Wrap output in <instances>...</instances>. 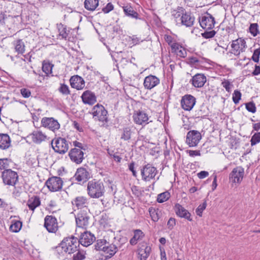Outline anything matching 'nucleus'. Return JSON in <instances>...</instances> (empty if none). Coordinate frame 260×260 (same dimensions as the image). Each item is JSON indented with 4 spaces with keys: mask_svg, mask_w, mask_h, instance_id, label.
I'll return each mask as SVG.
<instances>
[{
    "mask_svg": "<svg viewBox=\"0 0 260 260\" xmlns=\"http://www.w3.org/2000/svg\"><path fill=\"white\" fill-rule=\"evenodd\" d=\"M74 177L78 182H86L90 178V174L86 169L80 168L77 170Z\"/></svg>",
    "mask_w": 260,
    "mask_h": 260,
    "instance_id": "393cba45",
    "label": "nucleus"
},
{
    "mask_svg": "<svg viewBox=\"0 0 260 260\" xmlns=\"http://www.w3.org/2000/svg\"><path fill=\"white\" fill-rule=\"evenodd\" d=\"M249 32L253 36L255 37L259 32L258 25L257 23H252L249 27Z\"/></svg>",
    "mask_w": 260,
    "mask_h": 260,
    "instance_id": "de8ad7c7",
    "label": "nucleus"
},
{
    "mask_svg": "<svg viewBox=\"0 0 260 260\" xmlns=\"http://www.w3.org/2000/svg\"><path fill=\"white\" fill-rule=\"evenodd\" d=\"M74 207H77L78 209H84V208H88V200L86 197L79 196L76 197L72 201Z\"/></svg>",
    "mask_w": 260,
    "mask_h": 260,
    "instance_id": "cd10ccee",
    "label": "nucleus"
},
{
    "mask_svg": "<svg viewBox=\"0 0 260 260\" xmlns=\"http://www.w3.org/2000/svg\"><path fill=\"white\" fill-rule=\"evenodd\" d=\"M260 55V48L256 49L254 51L252 56V59L255 62H258Z\"/></svg>",
    "mask_w": 260,
    "mask_h": 260,
    "instance_id": "4d7b16f0",
    "label": "nucleus"
},
{
    "mask_svg": "<svg viewBox=\"0 0 260 260\" xmlns=\"http://www.w3.org/2000/svg\"><path fill=\"white\" fill-rule=\"evenodd\" d=\"M121 139L124 141H129L131 139L132 129L129 127H125L122 129Z\"/></svg>",
    "mask_w": 260,
    "mask_h": 260,
    "instance_id": "e433bc0d",
    "label": "nucleus"
},
{
    "mask_svg": "<svg viewBox=\"0 0 260 260\" xmlns=\"http://www.w3.org/2000/svg\"><path fill=\"white\" fill-rule=\"evenodd\" d=\"M207 81L206 77L203 74H197L190 80V83L196 88L203 87Z\"/></svg>",
    "mask_w": 260,
    "mask_h": 260,
    "instance_id": "4be33fe9",
    "label": "nucleus"
},
{
    "mask_svg": "<svg viewBox=\"0 0 260 260\" xmlns=\"http://www.w3.org/2000/svg\"><path fill=\"white\" fill-rule=\"evenodd\" d=\"M77 252L73 255V260H83L85 258V252L83 250H79L78 249Z\"/></svg>",
    "mask_w": 260,
    "mask_h": 260,
    "instance_id": "49530a36",
    "label": "nucleus"
},
{
    "mask_svg": "<svg viewBox=\"0 0 260 260\" xmlns=\"http://www.w3.org/2000/svg\"><path fill=\"white\" fill-rule=\"evenodd\" d=\"M114 9V6L111 3H109L102 9V11L105 13H108Z\"/></svg>",
    "mask_w": 260,
    "mask_h": 260,
    "instance_id": "13d9d810",
    "label": "nucleus"
},
{
    "mask_svg": "<svg viewBox=\"0 0 260 260\" xmlns=\"http://www.w3.org/2000/svg\"><path fill=\"white\" fill-rule=\"evenodd\" d=\"M241 93L238 90H235L233 94V101L235 104H237L239 103L240 100L241 98Z\"/></svg>",
    "mask_w": 260,
    "mask_h": 260,
    "instance_id": "3c124183",
    "label": "nucleus"
},
{
    "mask_svg": "<svg viewBox=\"0 0 260 260\" xmlns=\"http://www.w3.org/2000/svg\"><path fill=\"white\" fill-rule=\"evenodd\" d=\"M133 117L134 122L137 124L142 125L148 123V116L144 111H137L134 114Z\"/></svg>",
    "mask_w": 260,
    "mask_h": 260,
    "instance_id": "a878e982",
    "label": "nucleus"
},
{
    "mask_svg": "<svg viewBox=\"0 0 260 260\" xmlns=\"http://www.w3.org/2000/svg\"><path fill=\"white\" fill-rule=\"evenodd\" d=\"M231 52L235 56H239L241 53L244 52L246 48V43L244 39L240 38L233 40L231 44Z\"/></svg>",
    "mask_w": 260,
    "mask_h": 260,
    "instance_id": "6e6552de",
    "label": "nucleus"
},
{
    "mask_svg": "<svg viewBox=\"0 0 260 260\" xmlns=\"http://www.w3.org/2000/svg\"><path fill=\"white\" fill-rule=\"evenodd\" d=\"M22 228V222L20 221H15L10 227V230L14 233L18 232Z\"/></svg>",
    "mask_w": 260,
    "mask_h": 260,
    "instance_id": "79ce46f5",
    "label": "nucleus"
},
{
    "mask_svg": "<svg viewBox=\"0 0 260 260\" xmlns=\"http://www.w3.org/2000/svg\"><path fill=\"white\" fill-rule=\"evenodd\" d=\"M70 82L71 87L77 90H82L85 87V81L83 78L78 75L72 76L70 79Z\"/></svg>",
    "mask_w": 260,
    "mask_h": 260,
    "instance_id": "aec40b11",
    "label": "nucleus"
},
{
    "mask_svg": "<svg viewBox=\"0 0 260 260\" xmlns=\"http://www.w3.org/2000/svg\"><path fill=\"white\" fill-rule=\"evenodd\" d=\"M70 143L65 138L59 137L51 141L52 147L54 151L59 154L66 153L69 149Z\"/></svg>",
    "mask_w": 260,
    "mask_h": 260,
    "instance_id": "20e7f679",
    "label": "nucleus"
},
{
    "mask_svg": "<svg viewBox=\"0 0 260 260\" xmlns=\"http://www.w3.org/2000/svg\"><path fill=\"white\" fill-rule=\"evenodd\" d=\"M160 83L159 78L154 75H150L144 79L143 85L145 89L150 90Z\"/></svg>",
    "mask_w": 260,
    "mask_h": 260,
    "instance_id": "a211bd4d",
    "label": "nucleus"
},
{
    "mask_svg": "<svg viewBox=\"0 0 260 260\" xmlns=\"http://www.w3.org/2000/svg\"><path fill=\"white\" fill-rule=\"evenodd\" d=\"M120 6L122 8L125 16L135 19H141L139 14L136 11L131 4H126Z\"/></svg>",
    "mask_w": 260,
    "mask_h": 260,
    "instance_id": "412c9836",
    "label": "nucleus"
},
{
    "mask_svg": "<svg viewBox=\"0 0 260 260\" xmlns=\"http://www.w3.org/2000/svg\"><path fill=\"white\" fill-rule=\"evenodd\" d=\"M45 184L49 190L57 191L62 188L63 181L60 177L53 176L46 181Z\"/></svg>",
    "mask_w": 260,
    "mask_h": 260,
    "instance_id": "1a4fd4ad",
    "label": "nucleus"
},
{
    "mask_svg": "<svg viewBox=\"0 0 260 260\" xmlns=\"http://www.w3.org/2000/svg\"><path fill=\"white\" fill-rule=\"evenodd\" d=\"M172 52L175 53L177 56L181 57H185L187 54L185 49L178 43L172 44Z\"/></svg>",
    "mask_w": 260,
    "mask_h": 260,
    "instance_id": "7c9ffc66",
    "label": "nucleus"
},
{
    "mask_svg": "<svg viewBox=\"0 0 260 260\" xmlns=\"http://www.w3.org/2000/svg\"><path fill=\"white\" fill-rule=\"evenodd\" d=\"M87 190L88 194L92 198H99L104 195L105 191L103 183L95 180L88 182Z\"/></svg>",
    "mask_w": 260,
    "mask_h": 260,
    "instance_id": "f03ea898",
    "label": "nucleus"
},
{
    "mask_svg": "<svg viewBox=\"0 0 260 260\" xmlns=\"http://www.w3.org/2000/svg\"><path fill=\"white\" fill-rule=\"evenodd\" d=\"M108 242L105 239H98L94 245L95 249L99 251H103L104 248L107 245Z\"/></svg>",
    "mask_w": 260,
    "mask_h": 260,
    "instance_id": "ea45409f",
    "label": "nucleus"
},
{
    "mask_svg": "<svg viewBox=\"0 0 260 260\" xmlns=\"http://www.w3.org/2000/svg\"><path fill=\"white\" fill-rule=\"evenodd\" d=\"M176 224V220L174 218H170L168 222L167 226L169 230H172Z\"/></svg>",
    "mask_w": 260,
    "mask_h": 260,
    "instance_id": "052dcab7",
    "label": "nucleus"
},
{
    "mask_svg": "<svg viewBox=\"0 0 260 260\" xmlns=\"http://www.w3.org/2000/svg\"><path fill=\"white\" fill-rule=\"evenodd\" d=\"M84 154L82 150L77 148L71 149L69 153L71 160L76 164H80L82 162L84 158Z\"/></svg>",
    "mask_w": 260,
    "mask_h": 260,
    "instance_id": "2eb2a0df",
    "label": "nucleus"
},
{
    "mask_svg": "<svg viewBox=\"0 0 260 260\" xmlns=\"http://www.w3.org/2000/svg\"><path fill=\"white\" fill-rule=\"evenodd\" d=\"M95 240L94 235L88 231H85L81 235L80 238L78 239L79 244H81L85 247L91 245Z\"/></svg>",
    "mask_w": 260,
    "mask_h": 260,
    "instance_id": "f3484780",
    "label": "nucleus"
},
{
    "mask_svg": "<svg viewBox=\"0 0 260 260\" xmlns=\"http://www.w3.org/2000/svg\"><path fill=\"white\" fill-rule=\"evenodd\" d=\"M79 247L78 239L74 236L64 238L55 248V253L59 258L71 255L78 250Z\"/></svg>",
    "mask_w": 260,
    "mask_h": 260,
    "instance_id": "f257e3e1",
    "label": "nucleus"
},
{
    "mask_svg": "<svg viewBox=\"0 0 260 260\" xmlns=\"http://www.w3.org/2000/svg\"><path fill=\"white\" fill-rule=\"evenodd\" d=\"M44 227L49 233H55L58 230V223L55 217L47 215L44 219Z\"/></svg>",
    "mask_w": 260,
    "mask_h": 260,
    "instance_id": "ddd939ff",
    "label": "nucleus"
},
{
    "mask_svg": "<svg viewBox=\"0 0 260 260\" xmlns=\"http://www.w3.org/2000/svg\"><path fill=\"white\" fill-rule=\"evenodd\" d=\"M11 145V139L8 134H0V149L5 150Z\"/></svg>",
    "mask_w": 260,
    "mask_h": 260,
    "instance_id": "2f4dec72",
    "label": "nucleus"
},
{
    "mask_svg": "<svg viewBox=\"0 0 260 260\" xmlns=\"http://www.w3.org/2000/svg\"><path fill=\"white\" fill-rule=\"evenodd\" d=\"M246 110L252 113H254L256 112V107L255 104L253 102H249L245 104Z\"/></svg>",
    "mask_w": 260,
    "mask_h": 260,
    "instance_id": "5fc2aeb1",
    "label": "nucleus"
},
{
    "mask_svg": "<svg viewBox=\"0 0 260 260\" xmlns=\"http://www.w3.org/2000/svg\"><path fill=\"white\" fill-rule=\"evenodd\" d=\"M41 205V200L39 196H33L30 197L27 201L26 205L29 209L32 211L40 206Z\"/></svg>",
    "mask_w": 260,
    "mask_h": 260,
    "instance_id": "c756f323",
    "label": "nucleus"
},
{
    "mask_svg": "<svg viewBox=\"0 0 260 260\" xmlns=\"http://www.w3.org/2000/svg\"><path fill=\"white\" fill-rule=\"evenodd\" d=\"M185 11V9L181 7H178L176 10L172 12V15L176 19L181 18Z\"/></svg>",
    "mask_w": 260,
    "mask_h": 260,
    "instance_id": "c03bdc74",
    "label": "nucleus"
},
{
    "mask_svg": "<svg viewBox=\"0 0 260 260\" xmlns=\"http://www.w3.org/2000/svg\"><path fill=\"white\" fill-rule=\"evenodd\" d=\"M216 34V31L214 30L209 31H205L202 34V36L205 39H210L214 37Z\"/></svg>",
    "mask_w": 260,
    "mask_h": 260,
    "instance_id": "6e6d98bb",
    "label": "nucleus"
},
{
    "mask_svg": "<svg viewBox=\"0 0 260 260\" xmlns=\"http://www.w3.org/2000/svg\"><path fill=\"white\" fill-rule=\"evenodd\" d=\"M202 138L201 133L196 130L189 131L186 135V142L189 147H196Z\"/></svg>",
    "mask_w": 260,
    "mask_h": 260,
    "instance_id": "9d476101",
    "label": "nucleus"
},
{
    "mask_svg": "<svg viewBox=\"0 0 260 260\" xmlns=\"http://www.w3.org/2000/svg\"><path fill=\"white\" fill-rule=\"evenodd\" d=\"M196 98L190 94L183 96L181 100V107L186 111H190L194 106Z\"/></svg>",
    "mask_w": 260,
    "mask_h": 260,
    "instance_id": "dca6fc26",
    "label": "nucleus"
},
{
    "mask_svg": "<svg viewBox=\"0 0 260 260\" xmlns=\"http://www.w3.org/2000/svg\"><path fill=\"white\" fill-rule=\"evenodd\" d=\"M199 22L203 29H211L214 26L215 21L214 18L209 13L199 18Z\"/></svg>",
    "mask_w": 260,
    "mask_h": 260,
    "instance_id": "9b49d317",
    "label": "nucleus"
},
{
    "mask_svg": "<svg viewBox=\"0 0 260 260\" xmlns=\"http://www.w3.org/2000/svg\"><path fill=\"white\" fill-rule=\"evenodd\" d=\"M20 93L22 96L24 98H28L30 96L31 92L27 88H22L20 89Z\"/></svg>",
    "mask_w": 260,
    "mask_h": 260,
    "instance_id": "bf43d9fd",
    "label": "nucleus"
},
{
    "mask_svg": "<svg viewBox=\"0 0 260 260\" xmlns=\"http://www.w3.org/2000/svg\"><path fill=\"white\" fill-rule=\"evenodd\" d=\"M165 40L168 43V44L172 48V45L173 43H176V42H173V38L170 35H166L165 36Z\"/></svg>",
    "mask_w": 260,
    "mask_h": 260,
    "instance_id": "774afa93",
    "label": "nucleus"
},
{
    "mask_svg": "<svg viewBox=\"0 0 260 260\" xmlns=\"http://www.w3.org/2000/svg\"><path fill=\"white\" fill-rule=\"evenodd\" d=\"M221 85L225 88V90L230 93L234 85L229 80L223 79L221 82Z\"/></svg>",
    "mask_w": 260,
    "mask_h": 260,
    "instance_id": "a18cd8bd",
    "label": "nucleus"
},
{
    "mask_svg": "<svg viewBox=\"0 0 260 260\" xmlns=\"http://www.w3.org/2000/svg\"><path fill=\"white\" fill-rule=\"evenodd\" d=\"M181 24L186 27H191L194 22V17L191 15L190 12H184L182 17L180 18Z\"/></svg>",
    "mask_w": 260,
    "mask_h": 260,
    "instance_id": "c85d7f7f",
    "label": "nucleus"
},
{
    "mask_svg": "<svg viewBox=\"0 0 260 260\" xmlns=\"http://www.w3.org/2000/svg\"><path fill=\"white\" fill-rule=\"evenodd\" d=\"M128 169L132 172L133 175L135 177L137 176V172L135 170V162L132 161L128 165Z\"/></svg>",
    "mask_w": 260,
    "mask_h": 260,
    "instance_id": "338daca9",
    "label": "nucleus"
},
{
    "mask_svg": "<svg viewBox=\"0 0 260 260\" xmlns=\"http://www.w3.org/2000/svg\"><path fill=\"white\" fill-rule=\"evenodd\" d=\"M58 91L63 95H69L70 94V90L69 86L65 84H60L58 88Z\"/></svg>",
    "mask_w": 260,
    "mask_h": 260,
    "instance_id": "8fccbe9b",
    "label": "nucleus"
},
{
    "mask_svg": "<svg viewBox=\"0 0 260 260\" xmlns=\"http://www.w3.org/2000/svg\"><path fill=\"white\" fill-rule=\"evenodd\" d=\"M260 142V132L255 133L252 137L250 140L251 145L252 146L255 145Z\"/></svg>",
    "mask_w": 260,
    "mask_h": 260,
    "instance_id": "09e8293b",
    "label": "nucleus"
},
{
    "mask_svg": "<svg viewBox=\"0 0 260 260\" xmlns=\"http://www.w3.org/2000/svg\"><path fill=\"white\" fill-rule=\"evenodd\" d=\"M170 197V193L168 191H165L161 193L157 196V201L161 203L167 201Z\"/></svg>",
    "mask_w": 260,
    "mask_h": 260,
    "instance_id": "37998d69",
    "label": "nucleus"
},
{
    "mask_svg": "<svg viewBox=\"0 0 260 260\" xmlns=\"http://www.w3.org/2000/svg\"><path fill=\"white\" fill-rule=\"evenodd\" d=\"M81 98L85 104L92 105L96 102V97L94 93L89 90L83 92Z\"/></svg>",
    "mask_w": 260,
    "mask_h": 260,
    "instance_id": "6ab92c4d",
    "label": "nucleus"
},
{
    "mask_svg": "<svg viewBox=\"0 0 260 260\" xmlns=\"http://www.w3.org/2000/svg\"><path fill=\"white\" fill-rule=\"evenodd\" d=\"M209 175V173L207 171H202L197 174V176L199 179H204Z\"/></svg>",
    "mask_w": 260,
    "mask_h": 260,
    "instance_id": "69168bd1",
    "label": "nucleus"
},
{
    "mask_svg": "<svg viewBox=\"0 0 260 260\" xmlns=\"http://www.w3.org/2000/svg\"><path fill=\"white\" fill-rule=\"evenodd\" d=\"M206 206L207 203L206 201H205L202 204H200L196 210L197 214L200 217H201L202 216L203 212L206 209Z\"/></svg>",
    "mask_w": 260,
    "mask_h": 260,
    "instance_id": "864d4df0",
    "label": "nucleus"
},
{
    "mask_svg": "<svg viewBox=\"0 0 260 260\" xmlns=\"http://www.w3.org/2000/svg\"><path fill=\"white\" fill-rule=\"evenodd\" d=\"M132 191L133 193L137 197L141 195V190L139 189L138 187L136 186H132Z\"/></svg>",
    "mask_w": 260,
    "mask_h": 260,
    "instance_id": "0e129e2a",
    "label": "nucleus"
},
{
    "mask_svg": "<svg viewBox=\"0 0 260 260\" xmlns=\"http://www.w3.org/2000/svg\"><path fill=\"white\" fill-rule=\"evenodd\" d=\"M157 173V171L156 168L149 164L144 166L141 170V175L142 180L145 181H148L154 178Z\"/></svg>",
    "mask_w": 260,
    "mask_h": 260,
    "instance_id": "0eeeda50",
    "label": "nucleus"
},
{
    "mask_svg": "<svg viewBox=\"0 0 260 260\" xmlns=\"http://www.w3.org/2000/svg\"><path fill=\"white\" fill-rule=\"evenodd\" d=\"M14 45L15 46V51L18 54H22L25 52L24 43L21 39H18L15 41Z\"/></svg>",
    "mask_w": 260,
    "mask_h": 260,
    "instance_id": "c9c22d12",
    "label": "nucleus"
},
{
    "mask_svg": "<svg viewBox=\"0 0 260 260\" xmlns=\"http://www.w3.org/2000/svg\"><path fill=\"white\" fill-rule=\"evenodd\" d=\"M54 65L50 62H43L42 64V71L47 75L52 73V70Z\"/></svg>",
    "mask_w": 260,
    "mask_h": 260,
    "instance_id": "a19ab883",
    "label": "nucleus"
},
{
    "mask_svg": "<svg viewBox=\"0 0 260 260\" xmlns=\"http://www.w3.org/2000/svg\"><path fill=\"white\" fill-rule=\"evenodd\" d=\"M7 158L0 159V169H5L9 166L7 163Z\"/></svg>",
    "mask_w": 260,
    "mask_h": 260,
    "instance_id": "680f3d73",
    "label": "nucleus"
},
{
    "mask_svg": "<svg viewBox=\"0 0 260 260\" xmlns=\"http://www.w3.org/2000/svg\"><path fill=\"white\" fill-rule=\"evenodd\" d=\"M188 61L189 63L191 64H195L197 63H202V60L199 59L196 57H190L188 58Z\"/></svg>",
    "mask_w": 260,
    "mask_h": 260,
    "instance_id": "e2e57ef3",
    "label": "nucleus"
},
{
    "mask_svg": "<svg viewBox=\"0 0 260 260\" xmlns=\"http://www.w3.org/2000/svg\"><path fill=\"white\" fill-rule=\"evenodd\" d=\"M57 28L59 36L61 37L62 39H67L69 32V31L67 30V27L61 23H60L57 24Z\"/></svg>",
    "mask_w": 260,
    "mask_h": 260,
    "instance_id": "58836bf2",
    "label": "nucleus"
},
{
    "mask_svg": "<svg viewBox=\"0 0 260 260\" xmlns=\"http://www.w3.org/2000/svg\"><path fill=\"white\" fill-rule=\"evenodd\" d=\"M149 212L151 219L154 222H157L159 219L160 213V211L158 210V209H155L151 207L149 209Z\"/></svg>",
    "mask_w": 260,
    "mask_h": 260,
    "instance_id": "4c0bfd02",
    "label": "nucleus"
},
{
    "mask_svg": "<svg viewBox=\"0 0 260 260\" xmlns=\"http://www.w3.org/2000/svg\"><path fill=\"white\" fill-rule=\"evenodd\" d=\"M2 178L4 184L14 186L18 182V175L16 172L7 169L3 172Z\"/></svg>",
    "mask_w": 260,
    "mask_h": 260,
    "instance_id": "423d86ee",
    "label": "nucleus"
},
{
    "mask_svg": "<svg viewBox=\"0 0 260 260\" xmlns=\"http://www.w3.org/2000/svg\"><path fill=\"white\" fill-rule=\"evenodd\" d=\"M91 114L95 120L101 122H107L108 112L105 107L99 104L95 105L92 109Z\"/></svg>",
    "mask_w": 260,
    "mask_h": 260,
    "instance_id": "39448f33",
    "label": "nucleus"
},
{
    "mask_svg": "<svg viewBox=\"0 0 260 260\" xmlns=\"http://www.w3.org/2000/svg\"><path fill=\"white\" fill-rule=\"evenodd\" d=\"M90 211L88 208L80 210L75 215L76 225L78 228L86 229L89 223Z\"/></svg>",
    "mask_w": 260,
    "mask_h": 260,
    "instance_id": "7ed1b4c3",
    "label": "nucleus"
},
{
    "mask_svg": "<svg viewBox=\"0 0 260 260\" xmlns=\"http://www.w3.org/2000/svg\"><path fill=\"white\" fill-rule=\"evenodd\" d=\"M151 251L150 246L146 243H143L138 249V257L140 260H146Z\"/></svg>",
    "mask_w": 260,
    "mask_h": 260,
    "instance_id": "b1692460",
    "label": "nucleus"
},
{
    "mask_svg": "<svg viewBox=\"0 0 260 260\" xmlns=\"http://www.w3.org/2000/svg\"><path fill=\"white\" fill-rule=\"evenodd\" d=\"M104 249L103 251L106 254H108L107 258H109L112 257L118 251V247L113 244H110L109 242H108L107 245L104 247Z\"/></svg>",
    "mask_w": 260,
    "mask_h": 260,
    "instance_id": "473e14b6",
    "label": "nucleus"
},
{
    "mask_svg": "<svg viewBox=\"0 0 260 260\" xmlns=\"http://www.w3.org/2000/svg\"><path fill=\"white\" fill-rule=\"evenodd\" d=\"M175 210L176 215L179 217L185 218L190 221H192L191 214L181 205L176 204L175 206Z\"/></svg>",
    "mask_w": 260,
    "mask_h": 260,
    "instance_id": "5701e85b",
    "label": "nucleus"
},
{
    "mask_svg": "<svg viewBox=\"0 0 260 260\" xmlns=\"http://www.w3.org/2000/svg\"><path fill=\"white\" fill-rule=\"evenodd\" d=\"M244 170L241 167L234 168L230 174L229 179L233 183H240L243 180Z\"/></svg>",
    "mask_w": 260,
    "mask_h": 260,
    "instance_id": "4468645a",
    "label": "nucleus"
},
{
    "mask_svg": "<svg viewBox=\"0 0 260 260\" xmlns=\"http://www.w3.org/2000/svg\"><path fill=\"white\" fill-rule=\"evenodd\" d=\"M134 236L129 241V243L132 245H135L138 241L142 239L145 236L144 233L140 230H134Z\"/></svg>",
    "mask_w": 260,
    "mask_h": 260,
    "instance_id": "72a5a7b5",
    "label": "nucleus"
},
{
    "mask_svg": "<svg viewBox=\"0 0 260 260\" xmlns=\"http://www.w3.org/2000/svg\"><path fill=\"white\" fill-rule=\"evenodd\" d=\"M32 141L36 144H40L47 139V136L40 130L34 131L30 135Z\"/></svg>",
    "mask_w": 260,
    "mask_h": 260,
    "instance_id": "bb28decb",
    "label": "nucleus"
},
{
    "mask_svg": "<svg viewBox=\"0 0 260 260\" xmlns=\"http://www.w3.org/2000/svg\"><path fill=\"white\" fill-rule=\"evenodd\" d=\"M107 151L108 154L111 157H113L115 161L117 162H120L121 160V157L114 153L113 150H110L109 148H107Z\"/></svg>",
    "mask_w": 260,
    "mask_h": 260,
    "instance_id": "603ef678",
    "label": "nucleus"
},
{
    "mask_svg": "<svg viewBox=\"0 0 260 260\" xmlns=\"http://www.w3.org/2000/svg\"><path fill=\"white\" fill-rule=\"evenodd\" d=\"M99 0H85L84 7L89 11H93L99 6Z\"/></svg>",
    "mask_w": 260,
    "mask_h": 260,
    "instance_id": "f704fd0d",
    "label": "nucleus"
},
{
    "mask_svg": "<svg viewBox=\"0 0 260 260\" xmlns=\"http://www.w3.org/2000/svg\"><path fill=\"white\" fill-rule=\"evenodd\" d=\"M42 125L53 132L60 128L58 121L53 117H43L41 120Z\"/></svg>",
    "mask_w": 260,
    "mask_h": 260,
    "instance_id": "f8f14e48",
    "label": "nucleus"
}]
</instances>
